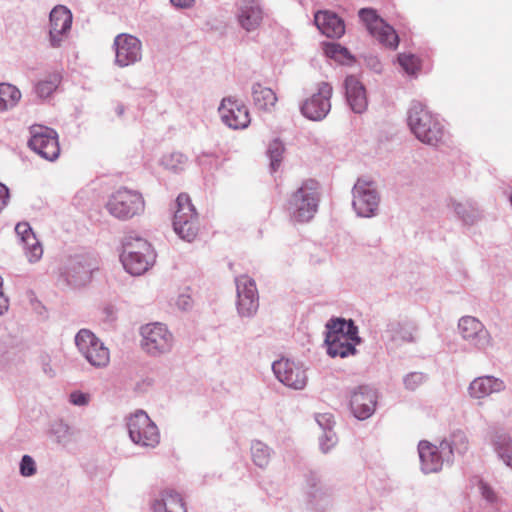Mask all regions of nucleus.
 <instances>
[{
  "label": "nucleus",
  "instance_id": "nucleus-2",
  "mask_svg": "<svg viewBox=\"0 0 512 512\" xmlns=\"http://www.w3.org/2000/svg\"><path fill=\"white\" fill-rule=\"evenodd\" d=\"M173 228L175 233L187 242L193 241L199 231L198 214L188 194L181 193L176 199Z\"/></svg>",
  "mask_w": 512,
  "mask_h": 512
},
{
  "label": "nucleus",
  "instance_id": "nucleus-14",
  "mask_svg": "<svg viewBox=\"0 0 512 512\" xmlns=\"http://www.w3.org/2000/svg\"><path fill=\"white\" fill-rule=\"evenodd\" d=\"M272 370L276 378L289 388L302 390L307 384L306 370L300 363L282 358L273 362Z\"/></svg>",
  "mask_w": 512,
  "mask_h": 512
},
{
  "label": "nucleus",
  "instance_id": "nucleus-29",
  "mask_svg": "<svg viewBox=\"0 0 512 512\" xmlns=\"http://www.w3.org/2000/svg\"><path fill=\"white\" fill-rule=\"evenodd\" d=\"M153 512H187L183 499L173 490H164L152 505Z\"/></svg>",
  "mask_w": 512,
  "mask_h": 512
},
{
  "label": "nucleus",
  "instance_id": "nucleus-57",
  "mask_svg": "<svg viewBox=\"0 0 512 512\" xmlns=\"http://www.w3.org/2000/svg\"><path fill=\"white\" fill-rule=\"evenodd\" d=\"M341 47L339 45L332 44L328 50L327 53H336L338 50H340Z\"/></svg>",
  "mask_w": 512,
  "mask_h": 512
},
{
  "label": "nucleus",
  "instance_id": "nucleus-21",
  "mask_svg": "<svg viewBox=\"0 0 512 512\" xmlns=\"http://www.w3.org/2000/svg\"><path fill=\"white\" fill-rule=\"evenodd\" d=\"M15 232L21 239L28 261L30 263L39 261L43 255V248L30 225L27 222L18 223Z\"/></svg>",
  "mask_w": 512,
  "mask_h": 512
},
{
  "label": "nucleus",
  "instance_id": "nucleus-19",
  "mask_svg": "<svg viewBox=\"0 0 512 512\" xmlns=\"http://www.w3.org/2000/svg\"><path fill=\"white\" fill-rule=\"evenodd\" d=\"M72 14L64 6H56L50 13V41L52 46H60L63 39L70 31Z\"/></svg>",
  "mask_w": 512,
  "mask_h": 512
},
{
  "label": "nucleus",
  "instance_id": "nucleus-49",
  "mask_svg": "<svg viewBox=\"0 0 512 512\" xmlns=\"http://www.w3.org/2000/svg\"><path fill=\"white\" fill-rule=\"evenodd\" d=\"M479 490L481 492V495L484 499H486L488 502L493 503L496 501L497 497L493 489L482 480L479 481Z\"/></svg>",
  "mask_w": 512,
  "mask_h": 512
},
{
  "label": "nucleus",
  "instance_id": "nucleus-1",
  "mask_svg": "<svg viewBox=\"0 0 512 512\" xmlns=\"http://www.w3.org/2000/svg\"><path fill=\"white\" fill-rule=\"evenodd\" d=\"M319 202V183L314 179H306L289 197L287 210L294 221L308 222L315 216Z\"/></svg>",
  "mask_w": 512,
  "mask_h": 512
},
{
  "label": "nucleus",
  "instance_id": "nucleus-4",
  "mask_svg": "<svg viewBox=\"0 0 512 512\" xmlns=\"http://www.w3.org/2000/svg\"><path fill=\"white\" fill-rule=\"evenodd\" d=\"M127 429L131 441L138 446L155 448L160 442L158 427L143 410L129 416Z\"/></svg>",
  "mask_w": 512,
  "mask_h": 512
},
{
  "label": "nucleus",
  "instance_id": "nucleus-15",
  "mask_svg": "<svg viewBox=\"0 0 512 512\" xmlns=\"http://www.w3.org/2000/svg\"><path fill=\"white\" fill-rule=\"evenodd\" d=\"M218 111L228 128H247L251 122L248 108L236 99L224 98Z\"/></svg>",
  "mask_w": 512,
  "mask_h": 512
},
{
  "label": "nucleus",
  "instance_id": "nucleus-59",
  "mask_svg": "<svg viewBox=\"0 0 512 512\" xmlns=\"http://www.w3.org/2000/svg\"><path fill=\"white\" fill-rule=\"evenodd\" d=\"M510 202H511V205H512V194L510 195Z\"/></svg>",
  "mask_w": 512,
  "mask_h": 512
},
{
  "label": "nucleus",
  "instance_id": "nucleus-32",
  "mask_svg": "<svg viewBox=\"0 0 512 512\" xmlns=\"http://www.w3.org/2000/svg\"><path fill=\"white\" fill-rule=\"evenodd\" d=\"M491 443L498 457L512 469V437L503 430H497L491 438Z\"/></svg>",
  "mask_w": 512,
  "mask_h": 512
},
{
  "label": "nucleus",
  "instance_id": "nucleus-22",
  "mask_svg": "<svg viewBox=\"0 0 512 512\" xmlns=\"http://www.w3.org/2000/svg\"><path fill=\"white\" fill-rule=\"evenodd\" d=\"M416 330V326L410 321L391 320L386 325L384 336L396 345L413 343L415 342L414 334Z\"/></svg>",
  "mask_w": 512,
  "mask_h": 512
},
{
  "label": "nucleus",
  "instance_id": "nucleus-48",
  "mask_svg": "<svg viewBox=\"0 0 512 512\" xmlns=\"http://www.w3.org/2000/svg\"><path fill=\"white\" fill-rule=\"evenodd\" d=\"M69 401L76 406H85L89 402V395L80 391H74L70 394Z\"/></svg>",
  "mask_w": 512,
  "mask_h": 512
},
{
  "label": "nucleus",
  "instance_id": "nucleus-35",
  "mask_svg": "<svg viewBox=\"0 0 512 512\" xmlns=\"http://www.w3.org/2000/svg\"><path fill=\"white\" fill-rule=\"evenodd\" d=\"M153 251L151 245L143 238L133 235L125 236L122 242L120 260L138 253Z\"/></svg>",
  "mask_w": 512,
  "mask_h": 512
},
{
  "label": "nucleus",
  "instance_id": "nucleus-30",
  "mask_svg": "<svg viewBox=\"0 0 512 512\" xmlns=\"http://www.w3.org/2000/svg\"><path fill=\"white\" fill-rule=\"evenodd\" d=\"M156 255L154 251L140 252L136 256L121 259L123 267L131 275H141L145 273L155 262Z\"/></svg>",
  "mask_w": 512,
  "mask_h": 512
},
{
  "label": "nucleus",
  "instance_id": "nucleus-24",
  "mask_svg": "<svg viewBox=\"0 0 512 512\" xmlns=\"http://www.w3.org/2000/svg\"><path fill=\"white\" fill-rule=\"evenodd\" d=\"M314 22L321 33L330 38H339L345 32L343 21L330 11H318Z\"/></svg>",
  "mask_w": 512,
  "mask_h": 512
},
{
  "label": "nucleus",
  "instance_id": "nucleus-58",
  "mask_svg": "<svg viewBox=\"0 0 512 512\" xmlns=\"http://www.w3.org/2000/svg\"><path fill=\"white\" fill-rule=\"evenodd\" d=\"M2 284H3V281H2V278L0 277V291H2Z\"/></svg>",
  "mask_w": 512,
  "mask_h": 512
},
{
  "label": "nucleus",
  "instance_id": "nucleus-25",
  "mask_svg": "<svg viewBox=\"0 0 512 512\" xmlns=\"http://www.w3.org/2000/svg\"><path fill=\"white\" fill-rule=\"evenodd\" d=\"M448 207L464 225H474L482 218V212L477 203L470 199L462 202L451 198Z\"/></svg>",
  "mask_w": 512,
  "mask_h": 512
},
{
  "label": "nucleus",
  "instance_id": "nucleus-44",
  "mask_svg": "<svg viewBox=\"0 0 512 512\" xmlns=\"http://www.w3.org/2000/svg\"><path fill=\"white\" fill-rule=\"evenodd\" d=\"M19 473L23 477H32L37 473V465L30 455H23L19 463Z\"/></svg>",
  "mask_w": 512,
  "mask_h": 512
},
{
  "label": "nucleus",
  "instance_id": "nucleus-28",
  "mask_svg": "<svg viewBox=\"0 0 512 512\" xmlns=\"http://www.w3.org/2000/svg\"><path fill=\"white\" fill-rule=\"evenodd\" d=\"M252 100L254 106L263 112H272L275 110L278 97L276 92L270 87L261 83H255L252 86Z\"/></svg>",
  "mask_w": 512,
  "mask_h": 512
},
{
  "label": "nucleus",
  "instance_id": "nucleus-10",
  "mask_svg": "<svg viewBox=\"0 0 512 512\" xmlns=\"http://www.w3.org/2000/svg\"><path fill=\"white\" fill-rule=\"evenodd\" d=\"M458 329L462 339L478 351L487 352L494 346V340L490 332L476 317H461L458 322Z\"/></svg>",
  "mask_w": 512,
  "mask_h": 512
},
{
  "label": "nucleus",
  "instance_id": "nucleus-47",
  "mask_svg": "<svg viewBox=\"0 0 512 512\" xmlns=\"http://www.w3.org/2000/svg\"><path fill=\"white\" fill-rule=\"evenodd\" d=\"M337 442L336 434L332 429L323 431V435L319 438L320 449L323 453H327Z\"/></svg>",
  "mask_w": 512,
  "mask_h": 512
},
{
  "label": "nucleus",
  "instance_id": "nucleus-54",
  "mask_svg": "<svg viewBox=\"0 0 512 512\" xmlns=\"http://www.w3.org/2000/svg\"><path fill=\"white\" fill-rule=\"evenodd\" d=\"M170 2L176 8L186 9L191 8L195 0H170Z\"/></svg>",
  "mask_w": 512,
  "mask_h": 512
},
{
  "label": "nucleus",
  "instance_id": "nucleus-55",
  "mask_svg": "<svg viewBox=\"0 0 512 512\" xmlns=\"http://www.w3.org/2000/svg\"><path fill=\"white\" fill-rule=\"evenodd\" d=\"M50 359L48 356L43 357L42 364H43V372L50 378L55 376V371L52 369V367L49 364Z\"/></svg>",
  "mask_w": 512,
  "mask_h": 512
},
{
  "label": "nucleus",
  "instance_id": "nucleus-18",
  "mask_svg": "<svg viewBox=\"0 0 512 512\" xmlns=\"http://www.w3.org/2000/svg\"><path fill=\"white\" fill-rule=\"evenodd\" d=\"M116 63L122 67L137 62L141 58V42L129 34H120L114 41Z\"/></svg>",
  "mask_w": 512,
  "mask_h": 512
},
{
  "label": "nucleus",
  "instance_id": "nucleus-60",
  "mask_svg": "<svg viewBox=\"0 0 512 512\" xmlns=\"http://www.w3.org/2000/svg\"><path fill=\"white\" fill-rule=\"evenodd\" d=\"M0 512H4V510L2 509V507L0 506Z\"/></svg>",
  "mask_w": 512,
  "mask_h": 512
},
{
  "label": "nucleus",
  "instance_id": "nucleus-45",
  "mask_svg": "<svg viewBox=\"0 0 512 512\" xmlns=\"http://www.w3.org/2000/svg\"><path fill=\"white\" fill-rule=\"evenodd\" d=\"M448 442L452 444L453 452L464 453L468 449L467 437L461 431L454 432Z\"/></svg>",
  "mask_w": 512,
  "mask_h": 512
},
{
  "label": "nucleus",
  "instance_id": "nucleus-5",
  "mask_svg": "<svg viewBox=\"0 0 512 512\" xmlns=\"http://www.w3.org/2000/svg\"><path fill=\"white\" fill-rule=\"evenodd\" d=\"M141 347L151 356L169 353L174 345V336L167 326L156 322L141 327Z\"/></svg>",
  "mask_w": 512,
  "mask_h": 512
},
{
  "label": "nucleus",
  "instance_id": "nucleus-11",
  "mask_svg": "<svg viewBox=\"0 0 512 512\" xmlns=\"http://www.w3.org/2000/svg\"><path fill=\"white\" fill-rule=\"evenodd\" d=\"M359 17L366 26L369 33L386 47L396 49L399 44V37L392 26L387 24L371 8H362L359 11Z\"/></svg>",
  "mask_w": 512,
  "mask_h": 512
},
{
  "label": "nucleus",
  "instance_id": "nucleus-34",
  "mask_svg": "<svg viewBox=\"0 0 512 512\" xmlns=\"http://www.w3.org/2000/svg\"><path fill=\"white\" fill-rule=\"evenodd\" d=\"M49 436L56 444L66 447L74 441L75 430L64 421L58 420L51 424Z\"/></svg>",
  "mask_w": 512,
  "mask_h": 512
},
{
  "label": "nucleus",
  "instance_id": "nucleus-51",
  "mask_svg": "<svg viewBox=\"0 0 512 512\" xmlns=\"http://www.w3.org/2000/svg\"><path fill=\"white\" fill-rule=\"evenodd\" d=\"M176 306L182 311H188L193 306V300L189 295L181 294L176 300Z\"/></svg>",
  "mask_w": 512,
  "mask_h": 512
},
{
  "label": "nucleus",
  "instance_id": "nucleus-9",
  "mask_svg": "<svg viewBox=\"0 0 512 512\" xmlns=\"http://www.w3.org/2000/svg\"><path fill=\"white\" fill-rule=\"evenodd\" d=\"M333 87L326 81H320L315 85L314 92L300 107L304 117L312 121H321L331 110V98Z\"/></svg>",
  "mask_w": 512,
  "mask_h": 512
},
{
  "label": "nucleus",
  "instance_id": "nucleus-53",
  "mask_svg": "<svg viewBox=\"0 0 512 512\" xmlns=\"http://www.w3.org/2000/svg\"><path fill=\"white\" fill-rule=\"evenodd\" d=\"M9 200V189L0 183V212L6 207Z\"/></svg>",
  "mask_w": 512,
  "mask_h": 512
},
{
  "label": "nucleus",
  "instance_id": "nucleus-42",
  "mask_svg": "<svg viewBox=\"0 0 512 512\" xmlns=\"http://www.w3.org/2000/svg\"><path fill=\"white\" fill-rule=\"evenodd\" d=\"M307 483L310 488L308 494L312 502L317 503L323 496L328 495V489L321 486L320 478L315 473H311L307 478Z\"/></svg>",
  "mask_w": 512,
  "mask_h": 512
},
{
  "label": "nucleus",
  "instance_id": "nucleus-16",
  "mask_svg": "<svg viewBox=\"0 0 512 512\" xmlns=\"http://www.w3.org/2000/svg\"><path fill=\"white\" fill-rule=\"evenodd\" d=\"M376 404V391L369 386H359L351 395V411L359 420H365L372 416L375 412Z\"/></svg>",
  "mask_w": 512,
  "mask_h": 512
},
{
  "label": "nucleus",
  "instance_id": "nucleus-39",
  "mask_svg": "<svg viewBox=\"0 0 512 512\" xmlns=\"http://www.w3.org/2000/svg\"><path fill=\"white\" fill-rule=\"evenodd\" d=\"M285 151L284 144L279 139H274L268 146L267 155L270 159V170L276 172L282 162V156Z\"/></svg>",
  "mask_w": 512,
  "mask_h": 512
},
{
  "label": "nucleus",
  "instance_id": "nucleus-37",
  "mask_svg": "<svg viewBox=\"0 0 512 512\" xmlns=\"http://www.w3.org/2000/svg\"><path fill=\"white\" fill-rule=\"evenodd\" d=\"M251 455L256 466L265 468L270 462L271 449L265 443L255 440L251 445Z\"/></svg>",
  "mask_w": 512,
  "mask_h": 512
},
{
  "label": "nucleus",
  "instance_id": "nucleus-52",
  "mask_svg": "<svg viewBox=\"0 0 512 512\" xmlns=\"http://www.w3.org/2000/svg\"><path fill=\"white\" fill-rule=\"evenodd\" d=\"M102 313L104 315V320L106 322L112 323L117 318V311H116V308L113 305H106L103 308Z\"/></svg>",
  "mask_w": 512,
  "mask_h": 512
},
{
  "label": "nucleus",
  "instance_id": "nucleus-56",
  "mask_svg": "<svg viewBox=\"0 0 512 512\" xmlns=\"http://www.w3.org/2000/svg\"><path fill=\"white\" fill-rule=\"evenodd\" d=\"M9 307V300L4 295L3 291H0V315H3Z\"/></svg>",
  "mask_w": 512,
  "mask_h": 512
},
{
  "label": "nucleus",
  "instance_id": "nucleus-17",
  "mask_svg": "<svg viewBox=\"0 0 512 512\" xmlns=\"http://www.w3.org/2000/svg\"><path fill=\"white\" fill-rule=\"evenodd\" d=\"M28 146L46 160L54 161L60 154L56 130L35 133L28 141Z\"/></svg>",
  "mask_w": 512,
  "mask_h": 512
},
{
  "label": "nucleus",
  "instance_id": "nucleus-38",
  "mask_svg": "<svg viewBox=\"0 0 512 512\" xmlns=\"http://www.w3.org/2000/svg\"><path fill=\"white\" fill-rule=\"evenodd\" d=\"M397 61L404 72L408 75L417 76L421 71L422 61L414 54L400 53L397 57Z\"/></svg>",
  "mask_w": 512,
  "mask_h": 512
},
{
  "label": "nucleus",
  "instance_id": "nucleus-26",
  "mask_svg": "<svg viewBox=\"0 0 512 512\" xmlns=\"http://www.w3.org/2000/svg\"><path fill=\"white\" fill-rule=\"evenodd\" d=\"M237 19L243 29L251 32L261 25L263 11L255 1H248L239 8Z\"/></svg>",
  "mask_w": 512,
  "mask_h": 512
},
{
  "label": "nucleus",
  "instance_id": "nucleus-12",
  "mask_svg": "<svg viewBox=\"0 0 512 512\" xmlns=\"http://www.w3.org/2000/svg\"><path fill=\"white\" fill-rule=\"evenodd\" d=\"M93 270L94 267L86 257L75 255L66 261L60 279L71 288H81L91 281Z\"/></svg>",
  "mask_w": 512,
  "mask_h": 512
},
{
  "label": "nucleus",
  "instance_id": "nucleus-27",
  "mask_svg": "<svg viewBox=\"0 0 512 512\" xmlns=\"http://www.w3.org/2000/svg\"><path fill=\"white\" fill-rule=\"evenodd\" d=\"M326 336H336L344 341L351 340L359 343L358 328L352 320L343 318L331 319L326 324Z\"/></svg>",
  "mask_w": 512,
  "mask_h": 512
},
{
  "label": "nucleus",
  "instance_id": "nucleus-20",
  "mask_svg": "<svg viewBox=\"0 0 512 512\" xmlns=\"http://www.w3.org/2000/svg\"><path fill=\"white\" fill-rule=\"evenodd\" d=\"M346 100L355 113H363L368 107L367 93L362 82L355 76L346 77L345 82Z\"/></svg>",
  "mask_w": 512,
  "mask_h": 512
},
{
  "label": "nucleus",
  "instance_id": "nucleus-31",
  "mask_svg": "<svg viewBox=\"0 0 512 512\" xmlns=\"http://www.w3.org/2000/svg\"><path fill=\"white\" fill-rule=\"evenodd\" d=\"M407 124L409 128H429L436 125L431 112L420 102L411 104L408 110Z\"/></svg>",
  "mask_w": 512,
  "mask_h": 512
},
{
  "label": "nucleus",
  "instance_id": "nucleus-23",
  "mask_svg": "<svg viewBox=\"0 0 512 512\" xmlns=\"http://www.w3.org/2000/svg\"><path fill=\"white\" fill-rule=\"evenodd\" d=\"M506 386L502 379L494 376H480L475 378L468 387L469 395L474 399H482L493 393L505 390Z\"/></svg>",
  "mask_w": 512,
  "mask_h": 512
},
{
  "label": "nucleus",
  "instance_id": "nucleus-50",
  "mask_svg": "<svg viewBox=\"0 0 512 512\" xmlns=\"http://www.w3.org/2000/svg\"><path fill=\"white\" fill-rule=\"evenodd\" d=\"M316 421H317L318 425L323 429V431L332 429L333 417L331 414H328V413L319 414L316 416Z\"/></svg>",
  "mask_w": 512,
  "mask_h": 512
},
{
  "label": "nucleus",
  "instance_id": "nucleus-8",
  "mask_svg": "<svg viewBox=\"0 0 512 512\" xmlns=\"http://www.w3.org/2000/svg\"><path fill=\"white\" fill-rule=\"evenodd\" d=\"M75 344L87 362L96 368L106 367L110 361L109 349L88 329H81L75 336Z\"/></svg>",
  "mask_w": 512,
  "mask_h": 512
},
{
  "label": "nucleus",
  "instance_id": "nucleus-43",
  "mask_svg": "<svg viewBox=\"0 0 512 512\" xmlns=\"http://www.w3.org/2000/svg\"><path fill=\"white\" fill-rule=\"evenodd\" d=\"M186 162V156L179 152H173L169 155L164 156L162 159V164L164 165V167L174 172L183 170Z\"/></svg>",
  "mask_w": 512,
  "mask_h": 512
},
{
  "label": "nucleus",
  "instance_id": "nucleus-33",
  "mask_svg": "<svg viewBox=\"0 0 512 512\" xmlns=\"http://www.w3.org/2000/svg\"><path fill=\"white\" fill-rule=\"evenodd\" d=\"M325 343L327 345V353L331 357H347L356 353L355 343L351 340H342L336 336H326Z\"/></svg>",
  "mask_w": 512,
  "mask_h": 512
},
{
  "label": "nucleus",
  "instance_id": "nucleus-41",
  "mask_svg": "<svg viewBox=\"0 0 512 512\" xmlns=\"http://www.w3.org/2000/svg\"><path fill=\"white\" fill-rule=\"evenodd\" d=\"M61 82L59 74H53L48 79L38 82L36 85V93L41 98L49 97L58 87Z\"/></svg>",
  "mask_w": 512,
  "mask_h": 512
},
{
  "label": "nucleus",
  "instance_id": "nucleus-40",
  "mask_svg": "<svg viewBox=\"0 0 512 512\" xmlns=\"http://www.w3.org/2000/svg\"><path fill=\"white\" fill-rule=\"evenodd\" d=\"M423 144L436 147L443 142V130H410Z\"/></svg>",
  "mask_w": 512,
  "mask_h": 512
},
{
  "label": "nucleus",
  "instance_id": "nucleus-46",
  "mask_svg": "<svg viewBox=\"0 0 512 512\" xmlns=\"http://www.w3.org/2000/svg\"><path fill=\"white\" fill-rule=\"evenodd\" d=\"M425 380V374L421 372H411L404 377L403 383L406 389L413 391L424 383Z\"/></svg>",
  "mask_w": 512,
  "mask_h": 512
},
{
  "label": "nucleus",
  "instance_id": "nucleus-3",
  "mask_svg": "<svg viewBox=\"0 0 512 512\" xmlns=\"http://www.w3.org/2000/svg\"><path fill=\"white\" fill-rule=\"evenodd\" d=\"M145 202L142 195L125 187L119 188L109 197L106 208L115 218L127 220L144 211Z\"/></svg>",
  "mask_w": 512,
  "mask_h": 512
},
{
  "label": "nucleus",
  "instance_id": "nucleus-7",
  "mask_svg": "<svg viewBox=\"0 0 512 512\" xmlns=\"http://www.w3.org/2000/svg\"><path fill=\"white\" fill-rule=\"evenodd\" d=\"M418 453L421 462V470L425 474L440 471L444 463H450L453 459L452 444L449 443L447 439L441 441L438 446L428 441H420L418 444Z\"/></svg>",
  "mask_w": 512,
  "mask_h": 512
},
{
  "label": "nucleus",
  "instance_id": "nucleus-36",
  "mask_svg": "<svg viewBox=\"0 0 512 512\" xmlns=\"http://www.w3.org/2000/svg\"><path fill=\"white\" fill-rule=\"evenodd\" d=\"M21 99L20 90L9 83H0V112L15 107Z\"/></svg>",
  "mask_w": 512,
  "mask_h": 512
},
{
  "label": "nucleus",
  "instance_id": "nucleus-13",
  "mask_svg": "<svg viewBox=\"0 0 512 512\" xmlns=\"http://www.w3.org/2000/svg\"><path fill=\"white\" fill-rule=\"evenodd\" d=\"M237 311L241 317H253L259 308V295L254 279L241 275L235 279Z\"/></svg>",
  "mask_w": 512,
  "mask_h": 512
},
{
  "label": "nucleus",
  "instance_id": "nucleus-6",
  "mask_svg": "<svg viewBox=\"0 0 512 512\" xmlns=\"http://www.w3.org/2000/svg\"><path fill=\"white\" fill-rule=\"evenodd\" d=\"M352 194V206L359 217L370 218L377 215L380 195L374 181L358 178L353 186Z\"/></svg>",
  "mask_w": 512,
  "mask_h": 512
}]
</instances>
